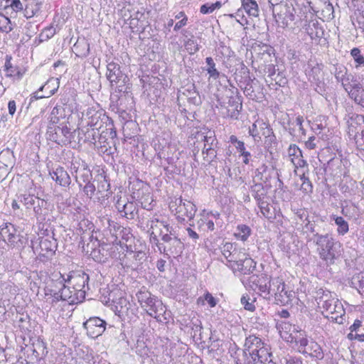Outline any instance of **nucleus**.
<instances>
[{"mask_svg": "<svg viewBox=\"0 0 364 364\" xmlns=\"http://www.w3.org/2000/svg\"><path fill=\"white\" fill-rule=\"evenodd\" d=\"M90 255L95 261L98 262H104L106 259L104 255L101 252L100 249H92L90 252Z\"/></svg>", "mask_w": 364, "mask_h": 364, "instance_id": "e2e57ef3", "label": "nucleus"}, {"mask_svg": "<svg viewBox=\"0 0 364 364\" xmlns=\"http://www.w3.org/2000/svg\"><path fill=\"white\" fill-rule=\"evenodd\" d=\"M291 162L295 167V173L299 176V173L304 172V174L309 173V166L307 162L303 159V156L297 158H291Z\"/></svg>", "mask_w": 364, "mask_h": 364, "instance_id": "4c0bfd02", "label": "nucleus"}, {"mask_svg": "<svg viewBox=\"0 0 364 364\" xmlns=\"http://www.w3.org/2000/svg\"><path fill=\"white\" fill-rule=\"evenodd\" d=\"M129 304L126 298L119 297L118 301L116 302V305H114V311L115 314L119 316L124 315L129 309Z\"/></svg>", "mask_w": 364, "mask_h": 364, "instance_id": "ea45409f", "label": "nucleus"}, {"mask_svg": "<svg viewBox=\"0 0 364 364\" xmlns=\"http://www.w3.org/2000/svg\"><path fill=\"white\" fill-rule=\"evenodd\" d=\"M256 267V263L254 260L246 255V258H244L242 262L238 264L237 267L231 265L232 270H237L243 274H249L252 273Z\"/></svg>", "mask_w": 364, "mask_h": 364, "instance_id": "cd10ccee", "label": "nucleus"}, {"mask_svg": "<svg viewBox=\"0 0 364 364\" xmlns=\"http://www.w3.org/2000/svg\"><path fill=\"white\" fill-rule=\"evenodd\" d=\"M4 6L5 8L11 7L14 11H20L23 9L20 0H10L9 3Z\"/></svg>", "mask_w": 364, "mask_h": 364, "instance_id": "774afa93", "label": "nucleus"}, {"mask_svg": "<svg viewBox=\"0 0 364 364\" xmlns=\"http://www.w3.org/2000/svg\"><path fill=\"white\" fill-rule=\"evenodd\" d=\"M350 55L353 58L355 62L357 63L356 67L359 65H364V57L361 55L359 48H353L350 51Z\"/></svg>", "mask_w": 364, "mask_h": 364, "instance_id": "4d7b16f0", "label": "nucleus"}, {"mask_svg": "<svg viewBox=\"0 0 364 364\" xmlns=\"http://www.w3.org/2000/svg\"><path fill=\"white\" fill-rule=\"evenodd\" d=\"M50 175L53 180L63 187H68L71 183V178L68 173L61 166L57 167Z\"/></svg>", "mask_w": 364, "mask_h": 364, "instance_id": "5701e85b", "label": "nucleus"}, {"mask_svg": "<svg viewBox=\"0 0 364 364\" xmlns=\"http://www.w3.org/2000/svg\"><path fill=\"white\" fill-rule=\"evenodd\" d=\"M348 133L350 136H353L354 137L357 136V134L359 130L358 129V126H361L364 124V115L362 114H355L352 116L348 121Z\"/></svg>", "mask_w": 364, "mask_h": 364, "instance_id": "c756f323", "label": "nucleus"}, {"mask_svg": "<svg viewBox=\"0 0 364 364\" xmlns=\"http://www.w3.org/2000/svg\"><path fill=\"white\" fill-rule=\"evenodd\" d=\"M95 191H97V188L93 183H90V181L86 182V184L83 188V191L89 198H92Z\"/></svg>", "mask_w": 364, "mask_h": 364, "instance_id": "0e129e2a", "label": "nucleus"}, {"mask_svg": "<svg viewBox=\"0 0 364 364\" xmlns=\"http://www.w3.org/2000/svg\"><path fill=\"white\" fill-rule=\"evenodd\" d=\"M95 181H97V192L101 195V197L105 198L108 197L110 189V184L109 180L104 174H98L95 178Z\"/></svg>", "mask_w": 364, "mask_h": 364, "instance_id": "a878e982", "label": "nucleus"}, {"mask_svg": "<svg viewBox=\"0 0 364 364\" xmlns=\"http://www.w3.org/2000/svg\"><path fill=\"white\" fill-rule=\"evenodd\" d=\"M12 30L10 19L4 15L0 14V31L9 33Z\"/></svg>", "mask_w": 364, "mask_h": 364, "instance_id": "603ef678", "label": "nucleus"}, {"mask_svg": "<svg viewBox=\"0 0 364 364\" xmlns=\"http://www.w3.org/2000/svg\"><path fill=\"white\" fill-rule=\"evenodd\" d=\"M333 219L337 225V232L339 235H345L349 230L348 222L341 216L333 215Z\"/></svg>", "mask_w": 364, "mask_h": 364, "instance_id": "58836bf2", "label": "nucleus"}, {"mask_svg": "<svg viewBox=\"0 0 364 364\" xmlns=\"http://www.w3.org/2000/svg\"><path fill=\"white\" fill-rule=\"evenodd\" d=\"M18 326L22 332L26 333L28 331L30 326V318L28 315H21L18 320Z\"/></svg>", "mask_w": 364, "mask_h": 364, "instance_id": "6e6d98bb", "label": "nucleus"}, {"mask_svg": "<svg viewBox=\"0 0 364 364\" xmlns=\"http://www.w3.org/2000/svg\"><path fill=\"white\" fill-rule=\"evenodd\" d=\"M288 154L290 157L297 158L301 156L302 152L296 144H291L288 149Z\"/></svg>", "mask_w": 364, "mask_h": 364, "instance_id": "338daca9", "label": "nucleus"}, {"mask_svg": "<svg viewBox=\"0 0 364 364\" xmlns=\"http://www.w3.org/2000/svg\"><path fill=\"white\" fill-rule=\"evenodd\" d=\"M278 328L282 338L287 342L289 341V339L291 338V333H294V332H296L298 330V328L295 326H292L291 324L286 322L279 323Z\"/></svg>", "mask_w": 364, "mask_h": 364, "instance_id": "72a5a7b5", "label": "nucleus"}, {"mask_svg": "<svg viewBox=\"0 0 364 364\" xmlns=\"http://www.w3.org/2000/svg\"><path fill=\"white\" fill-rule=\"evenodd\" d=\"M262 350H269L268 346L262 339L255 335H250L246 338L242 354L252 353V351H261Z\"/></svg>", "mask_w": 364, "mask_h": 364, "instance_id": "6ab92c4d", "label": "nucleus"}, {"mask_svg": "<svg viewBox=\"0 0 364 364\" xmlns=\"http://www.w3.org/2000/svg\"><path fill=\"white\" fill-rule=\"evenodd\" d=\"M250 233L251 229L249 226L246 225H239L237 227V230L235 233V235L238 239H240L242 241H245L250 235Z\"/></svg>", "mask_w": 364, "mask_h": 364, "instance_id": "37998d69", "label": "nucleus"}, {"mask_svg": "<svg viewBox=\"0 0 364 364\" xmlns=\"http://www.w3.org/2000/svg\"><path fill=\"white\" fill-rule=\"evenodd\" d=\"M60 278L63 279L65 283L71 285L73 289L80 290L85 294L86 293L85 288L88 289L89 276L81 270L71 272L67 275V277L60 274Z\"/></svg>", "mask_w": 364, "mask_h": 364, "instance_id": "9d476101", "label": "nucleus"}, {"mask_svg": "<svg viewBox=\"0 0 364 364\" xmlns=\"http://www.w3.org/2000/svg\"><path fill=\"white\" fill-rule=\"evenodd\" d=\"M53 256H54V255H53L51 252L48 253V252H42L40 250V252L36 259L39 262L45 264V263H47L48 262L50 261Z\"/></svg>", "mask_w": 364, "mask_h": 364, "instance_id": "69168bd1", "label": "nucleus"}, {"mask_svg": "<svg viewBox=\"0 0 364 364\" xmlns=\"http://www.w3.org/2000/svg\"><path fill=\"white\" fill-rule=\"evenodd\" d=\"M39 246L40 250L42 252L48 253L51 252L53 255L55 254L57 243L56 240L53 237H42L40 241Z\"/></svg>", "mask_w": 364, "mask_h": 364, "instance_id": "473e14b6", "label": "nucleus"}, {"mask_svg": "<svg viewBox=\"0 0 364 364\" xmlns=\"http://www.w3.org/2000/svg\"><path fill=\"white\" fill-rule=\"evenodd\" d=\"M314 299L325 317L338 324L343 323L346 311L334 294L326 289L319 288L315 291Z\"/></svg>", "mask_w": 364, "mask_h": 364, "instance_id": "f257e3e1", "label": "nucleus"}, {"mask_svg": "<svg viewBox=\"0 0 364 364\" xmlns=\"http://www.w3.org/2000/svg\"><path fill=\"white\" fill-rule=\"evenodd\" d=\"M11 56L6 55V61L4 65V71L6 72V76L8 77H17L18 79H21L23 76V73L17 68H14L11 63Z\"/></svg>", "mask_w": 364, "mask_h": 364, "instance_id": "2f4dec72", "label": "nucleus"}, {"mask_svg": "<svg viewBox=\"0 0 364 364\" xmlns=\"http://www.w3.org/2000/svg\"><path fill=\"white\" fill-rule=\"evenodd\" d=\"M195 137L197 139V141L203 142V149L205 148H218V141L213 131L197 132Z\"/></svg>", "mask_w": 364, "mask_h": 364, "instance_id": "4be33fe9", "label": "nucleus"}, {"mask_svg": "<svg viewBox=\"0 0 364 364\" xmlns=\"http://www.w3.org/2000/svg\"><path fill=\"white\" fill-rule=\"evenodd\" d=\"M301 353L308 354L319 360L323 358V353L321 346L312 340H310L306 346L304 348Z\"/></svg>", "mask_w": 364, "mask_h": 364, "instance_id": "bb28decb", "label": "nucleus"}, {"mask_svg": "<svg viewBox=\"0 0 364 364\" xmlns=\"http://www.w3.org/2000/svg\"><path fill=\"white\" fill-rule=\"evenodd\" d=\"M334 76L338 82H341L345 90H348L350 85L355 80L352 75H348L346 67L342 64L335 65Z\"/></svg>", "mask_w": 364, "mask_h": 364, "instance_id": "aec40b11", "label": "nucleus"}, {"mask_svg": "<svg viewBox=\"0 0 364 364\" xmlns=\"http://www.w3.org/2000/svg\"><path fill=\"white\" fill-rule=\"evenodd\" d=\"M162 241L166 243L168 245H164L163 243L161 245L162 252L165 255H172L173 257L180 255L183 250V245L181 240L177 236L171 235L170 233H165L162 235Z\"/></svg>", "mask_w": 364, "mask_h": 364, "instance_id": "9b49d317", "label": "nucleus"}, {"mask_svg": "<svg viewBox=\"0 0 364 364\" xmlns=\"http://www.w3.org/2000/svg\"><path fill=\"white\" fill-rule=\"evenodd\" d=\"M220 214L215 211H207L203 210L200 214V220L198 221V226L203 231H213L215 223L219 220Z\"/></svg>", "mask_w": 364, "mask_h": 364, "instance_id": "2eb2a0df", "label": "nucleus"}, {"mask_svg": "<svg viewBox=\"0 0 364 364\" xmlns=\"http://www.w3.org/2000/svg\"><path fill=\"white\" fill-rule=\"evenodd\" d=\"M244 358L243 364H259L264 362H269L272 353L269 350H262L261 351H252L247 354H242Z\"/></svg>", "mask_w": 364, "mask_h": 364, "instance_id": "412c9836", "label": "nucleus"}, {"mask_svg": "<svg viewBox=\"0 0 364 364\" xmlns=\"http://www.w3.org/2000/svg\"><path fill=\"white\" fill-rule=\"evenodd\" d=\"M346 91L348 92L349 96L355 102L364 107V90L358 82L356 80L353 82L349 90Z\"/></svg>", "mask_w": 364, "mask_h": 364, "instance_id": "b1692460", "label": "nucleus"}, {"mask_svg": "<svg viewBox=\"0 0 364 364\" xmlns=\"http://www.w3.org/2000/svg\"><path fill=\"white\" fill-rule=\"evenodd\" d=\"M73 51L80 58H85L90 53V43L85 38H78L73 46Z\"/></svg>", "mask_w": 364, "mask_h": 364, "instance_id": "c85d7f7f", "label": "nucleus"}, {"mask_svg": "<svg viewBox=\"0 0 364 364\" xmlns=\"http://www.w3.org/2000/svg\"><path fill=\"white\" fill-rule=\"evenodd\" d=\"M288 342L294 343L297 347L298 351L301 353L309 341L307 339L306 332L298 329L296 332L291 333V337L289 339Z\"/></svg>", "mask_w": 364, "mask_h": 364, "instance_id": "393cba45", "label": "nucleus"}, {"mask_svg": "<svg viewBox=\"0 0 364 364\" xmlns=\"http://www.w3.org/2000/svg\"><path fill=\"white\" fill-rule=\"evenodd\" d=\"M122 13L125 23L129 26L132 31L137 32L144 29L147 21L143 11L129 6L124 7Z\"/></svg>", "mask_w": 364, "mask_h": 364, "instance_id": "0eeeda50", "label": "nucleus"}, {"mask_svg": "<svg viewBox=\"0 0 364 364\" xmlns=\"http://www.w3.org/2000/svg\"><path fill=\"white\" fill-rule=\"evenodd\" d=\"M309 240H313L316 245V251L321 259L327 263H333L337 254V242L329 234L321 235L316 232Z\"/></svg>", "mask_w": 364, "mask_h": 364, "instance_id": "20e7f679", "label": "nucleus"}, {"mask_svg": "<svg viewBox=\"0 0 364 364\" xmlns=\"http://www.w3.org/2000/svg\"><path fill=\"white\" fill-rule=\"evenodd\" d=\"M242 6L246 13L251 16L257 17L259 16L258 5L255 0H242Z\"/></svg>", "mask_w": 364, "mask_h": 364, "instance_id": "e433bc0d", "label": "nucleus"}, {"mask_svg": "<svg viewBox=\"0 0 364 364\" xmlns=\"http://www.w3.org/2000/svg\"><path fill=\"white\" fill-rule=\"evenodd\" d=\"M323 65L317 63L310 61L306 69V75L309 80L321 87L323 85Z\"/></svg>", "mask_w": 364, "mask_h": 364, "instance_id": "a211bd4d", "label": "nucleus"}, {"mask_svg": "<svg viewBox=\"0 0 364 364\" xmlns=\"http://www.w3.org/2000/svg\"><path fill=\"white\" fill-rule=\"evenodd\" d=\"M0 235L3 240L12 247H20L23 245V236L17 234L15 226L10 223L4 224V226L0 230Z\"/></svg>", "mask_w": 364, "mask_h": 364, "instance_id": "ddd939ff", "label": "nucleus"}, {"mask_svg": "<svg viewBox=\"0 0 364 364\" xmlns=\"http://www.w3.org/2000/svg\"><path fill=\"white\" fill-rule=\"evenodd\" d=\"M92 177L91 172L88 168L87 164L85 161H82V169L80 173V178L84 183L90 181Z\"/></svg>", "mask_w": 364, "mask_h": 364, "instance_id": "864d4df0", "label": "nucleus"}, {"mask_svg": "<svg viewBox=\"0 0 364 364\" xmlns=\"http://www.w3.org/2000/svg\"><path fill=\"white\" fill-rule=\"evenodd\" d=\"M254 191L255 193L253 194V197L257 200V204L262 215L268 220L275 219L274 208L268 202V197L263 187L261 185H256Z\"/></svg>", "mask_w": 364, "mask_h": 364, "instance_id": "1a4fd4ad", "label": "nucleus"}, {"mask_svg": "<svg viewBox=\"0 0 364 364\" xmlns=\"http://www.w3.org/2000/svg\"><path fill=\"white\" fill-rule=\"evenodd\" d=\"M279 12L274 15L277 23L282 28L287 27L290 23L296 20V9L292 4H281L278 6ZM275 9L273 10L274 13Z\"/></svg>", "mask_w": 364, "mask_h": 364, "instance_id": "f8f14e48", "label": "nucleus"}, {"mask_svg": "<svg viewBox=\"0 0 364 364\" xmlns=\"http://www.w3.org/2000/svg\"><path fill=\"white\" fill-rule=\"evenodd\" d=\"M205 62L207 63L206 70L209 74L210 77L213 78L214 80L218 79L219 77L220 73L215 68V63L213 59L211 57H208L205 59Z\"/></svg>", "mask_w": 364, "mask_h": 364, "instance_id": "c03bdc74", "label": "nucleus"}, {"mask_svg": "<svg viewBox=\"0 0 364 364\" xmlns=\"http://www.w3.org/2000/svg\"><path fill=\"white\" fill-rule=\"evenodd\" d=\"M136 213V205L134 203L127 201L123 209V212L121 213L122 217H125L129 220L134 219Z\"/></svg>", "mask_w": 364, "mask_h": 364, "instance_id": "a19ab883", "label": "nucleus"}, {"mask_svg": "<svg viewBox=\"0 0 364 364\" xmlns=\"http://www.w3.org/2000/svg\"><path fill=\"white\" fill-rule=\"evenodd\" d=\"M107 117L102 114L101 112H95L90 117V121L88 122V125L90 127H92L91 130L92 136L94 135L93 132L95 129H98L101 127V123L104 119Z\"/></svg>", "mask_w": 364, "mask_h": 364, "instance_id": "c9c22d12", "label": "nucleus"}, {"mask_svg": "<svg viewBox=\"0 0 364 364\" xmlns=\"http://www.w3.org/2000/svg\"><path fill=\"white\" fill-rule=\"evenodd\" d=\"M237 150L240 153V155L243 156V163L245 164H249V157L251 156L250 153L249 151H247L245 150V144L243 143H238V145L235 146Z\"/></svg>", "mask_w": 364, "mask_h": 364, "instance_id": "052dcab7", "label": "nucleus"}, {"mask_svg": "<svg viewBox=\"0 0 364 364\" xmlns=\"http://www.w3.org/2000/svg\"><path fill=\"white\" fill-rule=\"evenodd\" d=\"M250 298L249 295H243L240 299L241 304L243 305L245 309L253 311L255 309V306L254 304L255 300L250 301Z\"/></svg>", "mask_w": 364, "mask_h": 364, "instance_id": "bf43d9fd", "label": "nucleus"}, {"mask_svg": "<svg viewBox=\"0 0 364 364\" xmlns=\"http://www.w3.org/2000/svg\"><path fill=\"white\" fill-rule=\"evenodd\" d=\"M38 198L34 197L31 195H21L19 196L20 202L22 203L27 209H30L32 206L36 204V200Z\"/></svg>", "mask_w": 364, "mask_h": 364, "instance_id": "8fccbe9b", "label": "nucleus"}, {"mask_svg": "<svg viewBox=\"0 0 364 364\" xmlns=\"http://www.w3.org/2000/svg\"><path fill=\"white\" fill-rule=\"evenodd\" d=\"M107 78L112 85L114 82L119 87L124 86L128 80V77L123 74L119 65L114 62L109 63L107 65Z\"/></svg>", "mask_w": 364, "mask_h": 364, "instance_id": "4468645a", "label": "nucleus"}, {"mask_svg": "<svg viewBox=\"0 0 364 364\" xmlns=\"http://www.w3.org/2000/svg\"><path fill=\"white\" fill-rule=\"evenodd\" d=\"M170 210L176 216L178 221H185L186 219L192 220L196 213V205L189 200L181 198H176L170 203Z\"/></svg>", "mask_w": 364, "mask_h": 364, "instance_id": "423d86ee", "label": "nucleus"}, {"mask_svg": "<svg viewBox=\"0 0 364 364\" xmlns=\"http://www.w3.org/2000/svg\"><path fill=\"white\" fill-rule=\"evenodd\" d=\"M222 6L220 1L215 3H207L202 5L200 8V12L203 14H208L213 13L215 10L219 9Z\"/></svg>", "mask_w": 364, "mask_h": 364, "instance_id": "49530a36", "label": "nucleus"}, {"mask_svg": "<svg viewBox=\"0 0 364 364\" xmlns=\"http://www.w3.org/2000/svg\"><path fill=\"white\" fill-rule=\"evenodd\" d=\"M106 322L99 317H92L84 323L87 333L92 338H97L105 330Z\"/></svg>", "mask_w": 364, "mask_h": 364, "instance_id": "f3484780", "label": "nucleus"}, {"mask_svg": "<svg viewBox=\"0 0 364 364\" xmlns=\"http://www.w3.org/2000/svg\"><path fill=\"white\" fill-rule=\"evenodd\" d=\"M217 149L218 148H205L202 149L204 160L208 163L213 161L217 157Z\"/></svg>", "mask_w": 364, "mask_h": 364, "instance_id": "3c124183", "label": "nucleus"}, {"mask_svg": "<svg viewBox=\"0 0 364 364\" xmlns=\"http://www.w3.org/2000/svg\"><path fill=\"white\" fill-rule=\"evenodd\" d=\"M54 284V288L48 287L46 289V295L48 296V299H50L52 304L60 300L65 301L69 304H79L85 298L84 291L73 289L72 286L65 283L63 279Z\"/></svg>", "mask_w": 364, "mask_h": 364, "instance_id": "f03ea898", "label": "nucleus"}, {"mask_svg": "<svg viewBox=\"0 0 364 364\" xmlns=\"http://www.w3.org/2000/svg\"><path fill=\"white\" fill-rule=\"evenodd\" d=\"M178 99L186 100L191 105H199L201 103L200 97L193 83L187 84L178 90Z\"/></svg>", "mask_w": 364, "mask_h": 364, "instance_id": "dca6fc26", "label": "nucleus"}, {"mask_svg": "<svg viewBox=\"0 0 364 364\" xmlns=\"http://www.w3.org/2000/svg\"><path fill=\"white\" fill-rule=\"evenodd\" d=\"M186 50L190 53L193 54L196 53L198 50V44L196 40L193 38L188 39L184 44Z\"/></svg>", "mask_w": 364, "mask_h": 364, "instance_id": "5fc2aeb1", "label": "nucleus"}, {"mask_svg": "<svg viewBox=\"0 0 364 364\" xmlns=\"http://www.w3.org/2000/svg\"><path fill=\"white\" fill-rule=\"evenodd\" d=\"M228 255V262L230 263L229 267H231V265H233L234 267H237L238 264L242 262L244 258H246L247 254L244 249L236 250L235 248L232 253L229 254Z\"/></svg>", "mask_w": 364, "mask_h": 364, "instance_id": "7c9ffc66", "label": "nucleus"}, {"mask_svg": "<svg viewBox=\"0 0 364 364\" xmlns=\"http://www.w3.org/2000/svg\"><path fill=\"white\" fill-rule=\"evenodd\" d=\"M295 8L296 9V21H302L304 20L306 21L307 15L309 13V7L304 6V5H300L299 4H296Z\"/></svg>", "mask_w": 364, "mask_h": 364, "instance_id": "09e8293b", "label": "nucleus"}, {"mask_svg": "<svg viewBox=\"0 0 364 364\" xmlns=\"http://www.w3.org/2000/svg\"><path fill=\"white\" fill-rule=\"evenodd\" d=\"M55 34V28L53 26H49L43 30L40 34L41 41H47L51 38Z\"/></svg>", "mask_w": 364, "mask_h": 364, "instance_id": "680f3d73", "label": "nucleus"}, {"mask_svg": "<svg viewBox=\"0 0 364 364\" xmlns=\"http://www.w3.org/2000/svg\"><path fill=\"white\" fill-rule=\"evenodd\" d=\"M40 10V6L38 4H28L26 5L25 11L26 16L27 18L33 17L36 14H37Z\"/></svg>", "mask_w": 364, "mask_h": 364, "instance_id": "13d9d810", "label": "nucleus"}, {"mask_svg": "<svg viewBox=\"0 0 364 364\" xmlns=\"http://www.w3.org/2000/svg\"><path fill=\"white\" fill-rule=\"evenodd\" d=\"M149 233L150 237V241L151 243L155 244L160 252H162L161 245L159 242V237L164 235V230H165L166 233H170L173 235V228L168 223L164 220H160L157 218H153L149 221Z\"/></svg>", "mask_w": 364, "mask_h": 364, "instance_id": "6e6552de", "label": "nucleus"}, {"mask_svg": "<svg viewBox=\"0 0 364 364\" xmlns=\"http://www.w3.org/2000/svg\"><path fill=\"white\" fill-rule=\"evenodd\" d=\"M268 298L274 297L277 304H288L293 297V292L286 288V284L281 277H274L269 280Z\"/></svg>", "mask_w": 364, "mask_h": 364, "instance_id": "39448f33", "label": "nucleus"}, {"mask_svg": "<svg viewBox=\"0 0 364 364\" xmlns=\"http://www.w3.org/2000/svg\"><path fill=\"white\" fill-rule=\"evenodd\" d=\"M351 283L359 292H364V270L359 274L354 275L352 277Z\"/></svg>", "mask_w": 364, "mask_h": 364, "instance_id": "a18cd8bd", "label": "nucleus"}, {"mask_svg": "<svg viewBox=\"0 0 364 364\" xmlns=\"http://www.w3.org/2000/svg\"><path fill=\"white\" fill-rule=\"evenodd\" d=\"M250 281L253 284H255L261 292L267 295L269 291V279L267 276L262 275L260 277H259L258 276L252 275L250 277Z\"/></svg>", "mask_w": 364, "mask_h": 364, "instance_id": "f704fd0d", "label": "nucleus"}, {"mask_svg": "<svg viewBox=\"0 0 364 364\" xmlns=\"http://www.w3.org/2000/svg\"><path fill=\"white\" fill-rule=\"evenodd\" d=\"M136 296L141 307L151 317L156 318L158 321L163 322L166 320V309L162 301L159 300L156 296L145 289L139 291Z\"/></svg>", "mask_w": 364, "mask_h": 364, "instance_id": "7ed1b4c3", "label": "nucleus"}, {"mask_svg": "<svg viewBox=\"0 0 364 364\" xmlns=\"http://www.w3.org/2000/svg\"><path fill=\"white\" fill-rule=\"evenodd\" d=\"M64 109L60 106L55 107L50 114V122L53 124H58L60 119L63 117Z\"/></svg>", "mask_w": 364, "mask_h": 364, "instance_id": "79ce46f5", "label": "nucleus"}, {"mask_svg": "<svg viewBox=\"0 0 364 364\" xmlns=\"http://www.w3.org/2000/svg\"><path fill=\"white\" fill-rule=\"evenodd\" d=\"M299 177L302 181L301 190L305 193H311L313 191V186L309 177L304 172L299 173Z\"/></svg>", "mask_w": 364, "mask_h": 364, "instance_id": "de8ad7c7", "label": "nucleus"}]
</instances>
